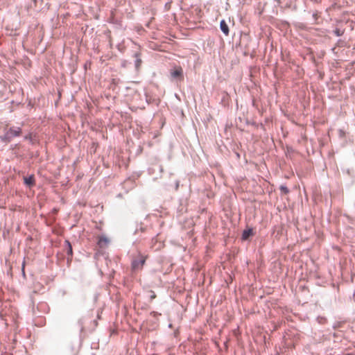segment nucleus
I'll use <instances>...</instances> for the list:
<instances>
[{
    "label": "nucleus",
    "instance_id": "nucleus-11",
    "mask_svg": "<svg viewBox=\"0 0 355 355\" xmlns=\"http://www.w3.org/2000/svg\"><path fill=\"white\" fill-rule=\"evenodd\" d=\"M151 293H152V295L150 296V299L153 300L156 297V295L155 294V293L153 291H152Z\"/></svg>",
    "mask_w": 355,
    "mask_h": 355
},
{
    "label": "nucleus",
    "instance_id": "nucleus-3",
    "mask_svg": "<svg viewBox=\"0 0 355 355\" xmlns=\"http://www.w3.org/2000/svg\"><path fill=\"white\" fill-rule=\"evenodd\" d=\"M172 77L182 78L183 71L181 67H175L171 72Z\"/></svg>",
    "mask_w": 355,
    "mask_h": 355
},
{
    "label": "nucleus",
    "instance_id": "nucleus-6",
    "mask_svg": "<svg viewBox=\"0 0 355 355\" xmlns=\"http://www.w3.org/2000/svg\"><path fill=\"white\" fill-rule=\"evenodd\" d=\"M253 235V230L252 229H248L245 230L242 234V239L243 240H247L250 236Z\"/></svg>",
    "mask_w": 355,
    "mask_h": 355
},
{
    "label": "nucleus",
    "instance_id": "nucleus-2",
    "mask_svg": "<svg viewBox=\"0 0 355 355\" xmlns=\"http://www.w3.org/2000/svg\"><path fill=\"white\" fill-rule=\"evenodd\" d=\"M21 132V130L20 128H10V129H8L7 130L6 134L3 136H2L1 138L2 141L8 142L14 137L19 136Z\"/></svg>",
    "mask_w": 355,
    "mask_h": 355
},
{
    "label": "nucleus",
    "instance_id": "nucleus-8",
    "mask_svg": "<svg viewBox=\"0 0 355 355\" xmlns=\"http://www.w3.org/2000/svg\"><path fill=\"white\" fill-rule=\"evenodd\" d=\"M280 189H281V191H282L285 193H288V189L285 186H281Z\"/></svg>",
    "mask_w": 355,
    "mask_h": 355
},
{
    "label": "nucleus",
    "instance_id": "nucleus-7",
    "mask_svg": "<svg viewBox=\"0 0 355 355\" xmlns=\"http://www.w3.org/2000/svg\"><path fill=\"white\" fill-rule=\"evenodd\" d=\"M25 184L28 186H33L35 184V178L33 175L24 178Z\"/></svg>",
    "mask_w": 355,
    "mask_h": 355
},
{
    "label": "nucleus",
    "instance_id": "nucleus-4",
    "mask_svg": "<svg viewBox=\"0 0 355 355\" xmlns=\"http://www.w3.org/2000/svg\"><path fill=\"white\" fill-rule=\"evenodd\" d=\"M109 243V239L105 236H100L98 241V245L100 248H105Z\"/></svg>",
    "mask_w": 355,
    "mask_h": 355
},
{
    "label": "nucleus",
    "instance_id": "nucleus-1",
    "mask_svg": "<svg viewBox=\"0 0 355 355\" xmlns=\"http://www.w3.org/2000/svg\"><path fill=\"white\" fill-rule=\"evenodd\" d=\"M146 260V256L141 254H138L137 257L134 258L132 261V268L133 270H141Z\"/></svg>",
    "mask_w": 355,
    "mask_h": 355
},
{
    "label": "nucleus",
    "instance_id": "nucleus-10",
    "mask_svg": "<svg viewBox=\"0 0 355 355\" xmlns=\"http://www.w3.org/2000/svg\"><path fill=\"white\" fill-rule=\"evenodd\" d=\"M141 59L138 58L137 59V60H136V67H139V65H140V64H141Z\"/></svg>",
    "mask_w": 355,
    "mask_h": 355
},
{
    "label": "nucleus",
    "instance_id": "nucleus-9",
    "mask_svg": "<svg viewBox=\"0 0 355 355\" xmlns=\"http://www.w3.org/2000/svg\"><path fill=\"white\" fill-rule=\"evenodd\" d=\"M67 244H68V245H69L68 254H72V248H71V244H70L69 242H67Z\"/></svg>",
    "mask_w": 355,
    "mask_h": 355
},
{
    "label": "nucleus",
    "instance_id": "nucleus-5",
    "mask_svg": "<svg viewBox=\"0 0 355 355\" xmlns=\"http://www.w3.org/2000/svg\"><path fill=\"white\" fill-rule=\"evenodd\" d=\"M220 27L223 33L225 35H229V28L225 20H222L220 23Z\"/></svg>",
    "mask_w": 355,
    "mask_h": 355
}]
</instances>
